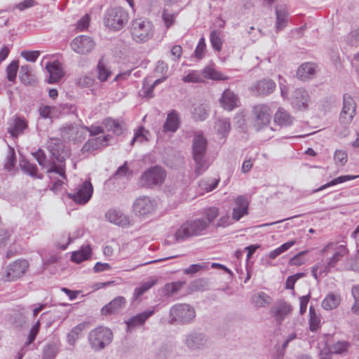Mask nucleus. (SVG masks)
Instances as JSON below:
<instances>
[{"mask_svg": "<svg viewBox=\"0 0 359 359\" xmlns=\"http://www.w3.org/2000/svg\"><path fill=\"white\" fill-rule=\"evenodd\" d=\"M32 156L36 160L41 168L46 169V172L48 173L55 172L64 179H66L65 164L56 165L54 159L48 161L45 151L41 149H39L36 151L33 152Z\"/></svg>", "mask_w": 359, "mask_h": 359, "instance_id": "nucleus-11", "label": "nucleus"}, {"mask_svg": "<svg viewBox=\"0 0 359 359\" xmlns=\"http://www.w3.org/2000/svg\"><path fill=\"white\" fill-rule=\"evenodd\" d=\"M132 36L137 43L147 41L153 36L152 24L148 20L137 19L133 21L131 28Z\"/></svg>", "mask_w": 359, "mask_h": 359, "instance_id": "nucleus-10", "label": "nucleus"}, {"mask_svg": "<svg viewBox=\"0 0 359 359\" xmlns=\"http://www.w3.org/2000/svg\"><path fill=\"white\" fill-rule=\"evenodd\" d=\"M233 223V220L232 219V217H230L229 215L226 214L225 215H223L218 219L215 226L217 228H225L230 226Z\"/></svg>", "mask_w": 359, "mask_h": 359, "instance_id": "nucleus-60", "label": "nucleus"}, {"mask_svg": "<svg viewBox=\"0 0 359 359\" xmlns=\"http://www.w3.org/2000/svg\"><path fill=\"white\" fill-rule=\"evenodd\" d=\"M182 80L185 83H201L204 81L202 72L197 70L190 71Z\"/></svg>", "mask_w": 359, "mask_h": 359, "instance_id": "nucleus-49", "label": "nucleus"}, {"mask_svg": "<svg viewBox=\"0 0 359 359\" xmlns=\"http://www.w3.org/2000/svg\"><path fill=\"white\" fill-rule=\"evenodd\" d=\"M76 238V236L75 237H72L70 235H68V236H66V235H63L60 241H58L57 243V246L60 249L62 250H65L67 249V248L68 247V245Z\"/></svg>", "mask_w": 359, "mask_h": 359, "instance_id": "nucleus-62", "label": "nucleus"}, {"mask_svg": "<svg viewBox=\"0 0 359 359\" xmlns=\"http://www.w3.org/2000/svg\"><path fill=\"white\" fill-rule=\"evenodd\" d=\"M57 355L56 346L48 344L45 346L43 351V359H53Z\"/></svg>", "mask_w": 359, "mask_h": 359, "instance_id": "nucleus-56", "label": "nucleus"}, {"mask_svg": "<svg viewBox=\"0 0 359 359\" xmlns=\"http://www.w3.org/2000/svg\"><path fill=\"white\" fill-rule=\"evenodd\" d=\"M356 104L352 97L348 94H344L343 97V107L339 116V122L344 126L343 131L339 134L342 137L348 135L349 130L346 128L350 125L355 115Z\"/></svg>", "mask_w": 359, "mask_h": 359, "instance_id": "nucleus-9", "label": "nucleus"}, {"mask_svg": "<svg viewBox=\"0 0 359 359\" xmlns=\"http://www.w3.org/2000/svg\"><path fill=\"white\" fill-rule=\"evenodd\" d=\"M20 55L27 61L34 62L39 57L40 52L38 50H23Z\"/></svg>", "mask_w": 359, "mask_h": 359, "instance_id": "nucleus-58", "label": "nucleus"}, {"mask_svg": "<svg viewBox=\"0 0 359 359\" xmlns=\"http://www.w3.org/2000/svg\"><path fill=\"white\" fill-rule=\"evenodd\" d=\"M276 83L270 79H262L257 81L250 87V91L257 96H267L276 89Z\"/></svg>", "mask_w": 359, "mask_h": 359, "instance_id": "nucleus-18", "label": "nucleus"}, {"mask_svg": "<svg viewBox=\"0 0 359 359\" xmlns=\"http://www.w3.org/2000/svg\"><path fill=\"white\" fill-rule=\"evenodd\" d=\"M93 187L89 180L79 184L73 192L67 193V196L77 204L85 205L92 198Z\"/></svg>", "mask_w": 359, "mask_h": 359, "instance_id": "nucleus-12", "label": "nucleus"}, {"mask_svg": "<svg viewBox=\"0 0 359 359\" xmlns=\"http://www.w3.org/2000/svg\"><path fill=\"white\" fill-rule=\"evenodd\" d=\"M126 303V301L123 297H117L102 308L101 313L107 316L118 313L125 306Z\"/></svg>", "mask_w": 359, "mask_h": 359, "instance_id": "nucleus-24", "label": "nucleus"}, {"mask_svg": "<svg viewBox=\"0 0 359 359\" xmlns=\"http://www.w3.org/2000/svg\"><path fill=\"white\" fill-rule=\"evenodd\" d=\"M28 267L29 263L26 259H17L6 267L4 278L6 281L16 280L26 273Z\"/></svg>", "mask_w": 359, "mask_h": 359, "instance_id": "nucleus-14", "label": "nucleus"}, {"mask_svg": "<svg viewBox=\"0 0 359 359\" xmlns=\"http://www.w3.org/2000/svg\"><path fill=\"white\" fill-rule=\"evenodd\" d=\"M207 140L201 134L194 136L192 144L193 158L195 162V173L201 175L209 168L210 163L205 156Z\"/></svg>", "mask_w": 359, "mask_h": 359, "instance_id": "nucleus-2", "label": "nucleus"}, {"mask_svg": "<svg viewBox=\"0 0 359 359\" xmlns=\"http://www.w3.org/2000/svg\"><path fill=\"white\" fill-rule=\"evenodd\" d=\"M341 302V297L333 292H330L323 300L322 307L327 311L336 309Z\"/></svg>", "mask_w": 359, "mask_h": 359, "instance_id": "nucleus-34", "label": "nucleus"}, {"mask_svg": "<svg viewBox=\"0 0 359 359\" xmlns=\"http://www.w3.org/2000/svg\"><path fill=\"white\" fill-rule=\"evenodd\" d=\"M309 330L316 332L320 327V317L317 315L313 306L309 308Z\"/></svg>", "mask_w": 359, "mask_h": 359, "instance_id": "nucleus-44", "label": "nucleus"}, {"mask_svg": "<svg viewBox=\"0 0 359 359\" xmlns=\"http://www.w3.org/2000/svg\"><path fill=\"white\" fill-rule=\"evenodd\" d=\"M291 311L292 306L287 302L279 303L272 309L275 320L278 324H281Z\"/></svg>", "mask_w": 359, "mask_h": 359, "instance_id": "nucleus-28", "label": "nucleus"}, {"mask_svg": "<svg viewBox=\"0 0 359 359\" xmlns=\"http://www.w3.org/2000/svg\"><path fill=\"white\" fill-rule=\"evenodd\" d=\"M95 79L91 75H83L78 79L77 84L82 88L90 87L94 84Z\"/></svg>", "mask_w": 359, "mask_h": 359, "instance_id": "nucleus-57", "label": "nucleus"}, {"mask_svg": "<svg viewBox=\"0 0 359 359\" xmlns=\"http://www.w3.org/2000/svg\"><path fill=\"white\" fill-rule=\"evenodd\" d=\"M179 12L170 13L168 9L163 8L162 11V19L167 29H169L175 22V19Z\"/></svg>", "mask_w": 359, "mask_h": 359, "instance_id": "nucleus-50", "label": "nucleus"}, {"mask_svg": "<svg viewBox=\"0 0 359 359\" xmlns=\"http://www.w3.org/2000/svg\"><path fill=\"white\" fill-rule=\"evenodd\" d=\"M290 102L292 107L298 110L306 109L310 102V95L303 88H296L292 93Z\"/></svg>", "mask_w": 359, "mask_h": 359, "instance_id": "nucleus-19", "label": "nucleus"}, {"mask_svg": "<svg viewBox=\"0 0 359 359\" xmlns=\"http://www.w3.org/2000/svg\"><path fill=\"white\" fill-rule=\"evenodd\" d=\"M272 118V111L267 104H255L251 111L250 120L253 129L256 132L266 130L268 139L273 137L274 130L270 126Z\"/></svg>", "mask_w": 359, "mask_h": 359, "instance_id": "nucleus-1", "label": "nucleus"}, {"mask_svg": "<svg viewBox=\"0 0 359 359\" xmlns=\"http://www.w3.org/2000/svg\"><path fill=\"white\" fill-rule=\"evenodd\" d=\"M31 74L30 67L29 65H22L20 69V79L21 82L25 84H29L31 83Z\"/></svg>", "mask_w": 359, "mask_h": 359, "instance_id": "nucleus-55", "label": "nucleus"}, {"mask_svg": "<svg viewBox=\"0 0 359 359\" xmlns=\"http://www.w3.org/2000/svg\"><path fill=\"white\" fill-rule=\"evenodd\" d=\"M110 135H104L103 137H98L92 138L88 140L83 146V151H92L97 150L102 146L107 145V142L109 140Z\"/></svg>", "mask_w": 359, "mask_h": 359, "instance_id": "nucleus-31", "label": "nucleus"}, {"mask_svg": "<svg viewBox=\"0 0 359 359\" xmlns=\"http://www.w3.org/2000/svg\"><path fill=\"white\" fill-rule=\"evenodd\" d=\"M156 204L154 200L148 196H140L133 203V211L137 216H147L151 215L155 210Z\"/></svg>", "mask_w": 359, "mask_h": 359, "instance_id": "nucleus-15", "label": "nucleus"}, {"mask_svg": "<svg viewBox=\"0 0 359 359\" xmlns=\"http://www.w3.org/2000/svg\"><path fill=\"white\" fill-rule=\"evenodd\" d=\"M166 172L158 165L147 169L139 178V184L144 188H154L161 186L165 181Z\"/></svg>", "mask_w": 359, "mask_h": 359, "instance_id": "nucleus-7", "label": "nucleus"}, {"mask_svg": "<svg viewBox=\"0 0 359 359\" xmlns=\"http://www.w3.org/2000/svg\"><path fill=\"white\" fill-rule=\"evenodd\" d=\"M90 16L88 14L84 15L78 22L76 24V29L82 32L86 30L90 23Z\"/></svg>", "mask_w": 359, "mask_h": 359, "instance_id": "nucleus-64", "label": "nucleus"}, {"mask_svg": "<svg viewBox=\"0 0 359 359\" xmlns=\"http://www.w3.org/2000/svg\"><path fill=\"white\" fill-rule=\"evenodd\" d=\"M184 283L181 281L172 282L167 283L164 287L165 294L171 296L177 292L182 287Z\"/></svg>", "mask_w": 359, "mask_h": 359, "instance_id": "nucleus-52", "label": "nucleus"}, {"mask_svg": "<svg viewBox=\"0 0 359 359\" xmlns=\"http://www.w3.org/2000/svg\"><path fill=\"white\" fill-rule=\"evenodd\" d=\"M276 27L277 32L282 30L284 27H286L287 24V12L285 8H276Z\"/></svg>", "mask_w": 359, "mask_h": 359, "instance_id": "nucleus-41", "label": "nucleus"}, {"mask_svg": "<svg viewBox=\"0 0 359 359\" xmlns=\"http://www.w3.org/2000/svg\"><path fill=\"white\" fill-rule=\"evenodd\" d=\"M238 98L237 95L229 89L225 90L220 99L222 107L228 111L233 110L238 106Z\"/></svg>", "mask_w": 359, "mask_h": 359, "instance_id": "nucleus-25", "label": "nucleus"}, {"mask_svg": "<svg viewBox=\"0 0 359 359\" xmlns=\"http://www.w3.org/2000/svg\"><path fill=\"white\" fill-rule=\"evenodd\" d=\"M15 163L16 156L15 150L13 148L9 147L8 154L4 163V168L8 171H11L14 168Z\"/></svg>", "mask_w": 359, "mask_h": 359, "instance_id": "nucleus-51", "label": "nucleus"}, {"mask_svg": "<svg viewBox=\"0 0 359 359\" xmlns=\"http://www.w3.org/2000/svg\"><path fill=\"white\" fill-rule=\"evenodd\" d=\"M46 144L52 158L58 162L59 164H65L69 153L65 149L62 140L58 137H50Z\"/></svg>", "mask_w": 359, "mask_h": 359, "instance_id": "nucleus-13", "label": "nucleus"}, {"mask_svg": "<svg viewBox=\"0 0 359 359\" xmlns=\"http://www.w3.org/2000/svg\"><path fill=\"white\" fill-rule=\"evenodd\" d=\"M180 121L179 114L175 110H171L167 116L163 124V130L165 132L175 133L180 127Z\"/></svg>", "mask_w": 359, "mask_h": 359, "instance_id": "nucleus-30", "label": "nucleus"}, {"mask_svg": "<svg viewBox=\"0 0 359 359\" xmlns=\"http://www.w3.org/2000/svg\"><path fill=\"white\" fill-rule=\"evenodd\" d=\"M274 122L280 127H289L293 124L294 118L282 107H279L274 114Z\"/></svg>", "mask_w": 359, "mask_h": 359, "instance_id": "nucleus-29", "label": "nucleus"}, {"mask_svg": "<svg viewBox=\"0 0 359 359\" xmlns=\"http://www.w3.org/2000/svg\"><path fill=\"white\" fill-rule=\"evenodd\" d=\"M46 69L49 74L48 79L49 83H55L59 81L64 75L60 65L56 61L48 62L46 65Z\"/></svg>", "mask_w": 359, "mask_h": 359, "instance_id": "nucleus-26", "label": "nucleus"}, {"mask_svg": "<svg viewBox=\"0 0 359 359\" xmlns=\"http://www.w3.org/2000/svg\"><path fill=\"white\" fill-rule=\"evenodd\" d=\"M210 43L212 46V48L217 50L220 51L222 49V42L221 41V39L215 33V32H212L210 34Z\"/></svg>", "mask_w": 359, "mask_h": 359, "instance_id": "nucleus-61", "label": "nucleus"}, {"mask_svg": "<svg viewBox=\"0 0 359 359\" xmlns=\"http://www.w3.org/2000/svg\"><path fill=\"white\" fill-rule=\"evenodd\" d=\"M27 122L23 117L16 116L8 128V133L12 137H18L27 128Z\"/></svg>", "mask_w": 359, "mask_h": 359, "instance_id": "nucleus-27", "label": "nucleus"}, {"mask_svg": "<svg viewBox=\"0 0 359 359\" xmlns=\"http://www.w3.org/2000/svg\"><path fill=\"white\" fill-rule=\"evenodd\" d=\"M192 116L195 121H203L205 120L209 115V108L204 104L195 106L192 111Z\"/></svg>", "mask_w": 359, "mask_h": 359, "instance_id": "nucleus-39", "label": "nucleus"}, {"mask_svg": "<svg viewBox=\"0 0 359 359\" xmlns=\"http://www.w3.org/2000/svg\"><path fill=\"white\" fill-rule=\"evenodd\" d=\"M235 207L232 210V219L239 221L243 217L248 215L249 201L245 196L240 195L234 198Z\"/></svg>", "mask_w": 359, "mask_h": 359, "instance_id": "nucleus-21", "label": "nucleus"}, {"mask_svg": "<svg viewBox=\"0 0 359 359\" xmlns=\"http://www.w3.org/2000/svg\"><path fill=\"white\" fill-rule=\"evenodd\" d=\"M19 69L18 60H13L6 67V78L11 82H15Z\"/></svg>", "mask_w": 359, "mask_h": 359, "instance_id": "nucleus-47", "label": "nucleus"}, {"mask_svg": "<svg viewBox=\"0 0 359 359\" xmlns=\"http://www.w3.org/2000/svg\"><path fill=\"white\" fill-rule=\"evenodd\" d=\"M128 20V13L122 7H113L107 9L103 18L105 27L114 31L121 30Z\"/></svg>", "mask_w": 359, "mask_h": 359, "instance_id": "nucleus-4", "label": "nucleus"}, {"mask_svg": "<svg viewBox=\"0 0 359 359\" xmlns=\"http://www.w3.org/2000/svg\"><path fill=\"white\" fill-rule=\"evenodd\" d=\"M206 48V44L205 41V39L203 37L201 38L198 42V44L196 47L194 55L195 57L198 59H202L203 57V53Z\"/></svg>", "mask_w": 359, "mask_h": 359, "instance_id": "nucleus-59", "label": "nucleus"}, {"mask_svg": "<svg viewBox=\"0 0 359 359\" xmlns=\"http://www.w3.org/2000/svg\"><path fill=\"white\" fill-rule=\"evenodd\" d=\"M113 339V333L110 329L98 327L91 330L88 335L90 344L95 351H100L108 346Z\"/></svg>", "mask_w": 359, "mask_h": 359, "instance_id": "nucleus-8", "label": "nucleus"}, {"mask_svg": "<svg viewBox=\"0 0 359 359\" xmlns=\"http://www.w3.org/2000/svg\"><path fill=\"white\" fill-rule=\"evenodd\" d=\"M218 215L219 209L217 208L211 207L206 210L205 212V217L203 219H205V222H207V228L215 221Z\"/></svg>", "mask_w": 359, "mask_h": 359, "instance_id": "nucleus-54", "label": "nucleus"}, {"mask_svg": "<svg viewBox=\"0 0 359 359\" xmlns=\"http://www.w3.org/2000/svg\"><path fill=\"white\" fill-rule=\"evenodd\" d=\"M317 65L313 62H304L297 69V76L302 81L312 79L316 73Z\"/></svg>", "mask_w": 359, "mask_h": 359, "instance_id": "nucleus-22", "label": "nucleus"}, {"mask_svg": "<svg viewBox=\"0 0 359 359\" xmlns=\"http://www.w3.org/2000/svg\"><path fill=\"white\" fill-rule=\"evenodd\" d=\"M202 74L204 79H208L215 81H224L227 77L224 76L221 72L217 71L212 67H205L202 70Z\"/></svg>", "mask_w": 359, "mask_h": 359, "instance_id": "nucleus-38", "label": "nucleus"}, {"mask_svg": "<svg viewBox=\"0 0 359 359\" xmlns=\"http://www.w3.org/2000/svg\"><path fill=\"white\" fill-rule=\"evenodd\" d=\"M344 41L349 46H359V27L353 28L349 33L344 36Z\"/></svg>", "mask_w": 359, "mask_h": 359, "instance_id": "nucleus-42", "label": "nucleus"}, {"mask_svg": "<svg viewBox=\"0 0 359 359\" xmlns=\"http://www.w3.org/2000/svg\"><path fill=\"white\" fill-rule=\"evenodd\" d=\"M350 346L351 344L349 342L345 341H339L332 345L331 350L334 353L342 354L346 352Z\"/></svg>", "mask_w": 359, "mask_h": 359, "instance_id": "nucleus-53", "label": "nucleus"}, {"mask_svg": "<svg viewBox=\"0 0 359 359\" xmlns=\"http://www.w3.org/2000/svg\"><path fill=\"white\" fill-rule=\"evenodd\" d=\"M252 301L257 308L266 307L271 304L270 296L264 292H259L252 297Z\"/></svg>", "mask_w": 359, "mask_h": 359, "instance_id": "nucleus-36", "label": "nucleus"}, {"mask_svg": "<svg viewBox=\"0 0 359 359\" xmlns=\"http://www.w3.org/2000/svg\"><path fill=\"white\" fill-rule=\"evenodd\" d=\"M85 325L83 323H80L71 330V331L67 334L68 342L70 344H74V343L78 339Z\"/></svg>", "mask_w": 359, "mask_h": 359, "instance_id": "nucleus-48", "label": "nucleus"}, {"mask_svg": "<svg viewBox=\"0 0 359 359\" xmlns=\"http://www.w3.org/2000/svg\"><path fill=\"white\" fill-rule=\"evenodd\" d=\"M207 230V222L204 219H196L187 221L175 231V237L177 242H182L186 239L204 235Z\"/></svg>", "mask_w": 359, "mask_h": 359, "instance_id": "nucleus-3", "label": "nucleus"}, {"mask_svg": "<svg viewBox=\"0 0 359 359\" xmlns=\"http://www.w3.org/2000/svg\"><path fill=\"white\" fill-rule=\"evenodd\" d=\"M97 79L101 82L106 81L112 74L111 69L101 60H99L97 65Z\"/></svg>", "mask_w": 359, "mask_h": 359, "instance_id": "nucleus-43", "label": "nucleus"}, {"mask_svg": "<svg viewBox=\"0 0 359 359\" xmlns=\"http://www.w3.org/2000/svg\"><path fill=\"white\" fill-rule=\"evenodd\" d=\"M322 252L326 256L331 255L330 257L327 258L325 266V271H330L331 269L335 268L337 263L348 255L349 250L346 244L331 242L323 248Z\"/></svg>", "mask_w": 359, "mask_h": 359, "instance_id": "nucleus-5", "label": "nucleus"}, {"mask_svg": "<svg viewBox=\"0 0 359 359\" xmlns=\"http://www.w3.org/2000/svg\"><path fill=\"white\" fill-rule=\"evenodd\" d=\"M70 46L74 52L79 54H86L93 49L95 43L90 36L80 35L72 40Z\"/></svg>", "mask_w": 359, "mask_h": 359, "instance_id": "nucleus-17", "label": "nucleus"}, {"mask_svg": "<svg viewBox=\"0 0 359 359\" xmlns=\"http://www.w3.org/2000/svg\"><path fill=\"white\" fill-rule=\"evenodd\" d=\"M105 217L109 222L121 226H126L130 224L129 217L116 209L109 210Z\"/></svg>", "mask_w": 359, "mask_h": 359, "instance_id": "nucleus-23", "label": "nucleus"}, {"mask_svg": "<svg viewBox=\"0 0 359 359\" xmlns=\"http://www.w3.org/2000/svg\"><path fill=\"white\" fill-rule=\"evenodd\" d=\"M348 155L345 151L342 150H336L334 158L337 163H340V165H344L347 162Z\"/></svg>", "mask_w": 359, "mask_h": 359, "instance_id": "nucleus-63", "label": "nucleus"}, {"mask_svg": "<svg viewBox=\"0 0 359 359\" xmlns=\"http://www.w3.org/2000/svg\"><path fill=\"white\" fill-rule=\"evenodd\" d=\"M170 324L185 325L191 323L196 317L194 307L187 304L172 306L169 311Z\"/></svg>", "mask_w": 359, "mask_h": 359, "instance_id": "nucleus-6", "label": "nucleus"}, {"mask_svg": "<svg viewBox=\"0 0 359 359\" xmlns=\"http://www.w3.org/2000/svg\"><path fill=\"white\" fill-rule=\"evenodd\" d=\"M215 129L218 134L225 137L231 130V123L229 118H219L215 123Z\"/></svg>", "mask_w": 359, "mask_h": 359, "instance_id": "nucleus-37", "label": "nucleus"}, {"mask_svg": "<svg viewBox=\"0 0 359 359\" xmlns=\"http://www.w3.org/2000/svg\"><path fill=\"white\" fill-rule=\"evenodd\" d=\"M155 284L154 280H150L143 283L141 285L136 287L133 292V301L137 300L140 296L144 292L151 289Z\"/></svg>", "mask_w": 359, "mask_h": 359, "instance_id": "nucleus-46", "label": "nucleus"}, {"mask_svg": "<svg viewBox=\"0 0 359 359\" xmlns=\"http://www.w3.org/2000/svg\"><path fill=\"white\" fill-rule=\"evenodd\" d=\"M295 243H296V241L294 240H291V241H289L282 244L278 248L271 251L269 254V257L271 259H276L278 256H279L282 253L286 252L290 248H291Z\"/></svg>", "mask_w": 359, "mask_h": 359, "instance_id": "nucleus-45", "label": "nucleus"}, {"mask_svg": "<svg viewBox=\"0 0 359 359\" xmlns=\"http://www.w3.org/2000/svg\"><path fill=\"white\" fill-rule=\"evenodd\" d=\"M158 305L154 306L151 308L130 318L127 321H126L127 331L130 332L137 327L143 325L150 317L158 311Z\"/></svg>", "mask_w": 359, "mask_h": 359, "instance_id": "nucleus-16", "label": "nucleus"}, {"mask_svg": "<svg viewBox=\"0 0 359 359\" xmlns=\"http://www.w3.org/2000/svg\"><path fill=\"white\" fill-rule=\"evenodd\" d=\"M358 177H359V175H347L339 176L338 177H336V178L332 180L331 181L328 182L327 183L322 185L319 188L313 189L311 191V194H314V193H317V192L321 191H323V190H324V189H327L328 187H332V186H335L337 184H341V183L346 182L349 181V180H355V179H356Z\"/></svg>", "mask_w": 359, "mask_h": 359, "instance_id": "nucleus-33", "label": "nucleus"}, {"mask_svg": "<svg viewBox=\"0 0 359 359\" xmlns=\"http://www.w3.org/2000/svg\"><path fill=\"white\" fill-rule=\"evenodd\" d=\"M21 170L28 175L36 178L42 179L43 177V174L38 173V168L36 164L32 163L28 161H22L20 163Z\"/></svg>", "mask_w": 359, "mask_h": 359, "instance_id": "nucleus-35", "label": "nucleus"}, {"mask_svg": "<svg viewBox=\"0 0 359 359\" xmlns=\"http://www.w3.org/2000/svg\"><path fill=\"white\" fill-rule=\"evenodd\" d=\"M185 344L191 350H201L208 347V339L203 333L194 332L186 336Z\"/></svg>", "mask_w": 359, "mask_h": 359, "instance_id": "nucleus-20", "label": "nucleus"}, {"mask_svg": "<svg viewBox=\"0 0 359 359\" xmlns=\"http://www.w3.org/2000/svg\"><path fill=\"white\" fill-rule=\"evenodd\" d=\"M103 124L108 131H112L116 135H120L123 133L122 126L118 120L107 118L103 121Z\"/></svg>", "mask_w": 359, "mask_h": 359, "instance_id": "nucleus-40", "label": "nucleus"}, {"mask_svg": "<svg viewBox=\"0 0 359 359\" xmlns=\"http://www.w3.org/2000/svg\"><path fill=\"white\" fill-rule=\"evenodd\" d=\"M92 254V249L89 245L82 246L80 250L72 253L71 260L76 264H80L89 259Z\"/></svg>", "mask_w": 359, "mask_h": 359, "instance_id": "nucleus-32", "label": "nucleus"}]
</instances>
